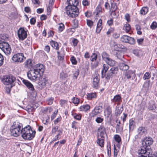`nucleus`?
I'll return each mask as SVG.
<instances>
[{
	"instance_id": "4c0bfd02",
	"label": "nucleus",
	"mask_w": 157,
	"mask_h": 157,
	"mask_svg": "<svg viewBox=\"0 0 157 157\" xmlns=\"http://www.w3.org/2000/svg\"><path fill=\"white\" fill-rule=\"evenodd\" d=\"M106 62L108 65L111 66H113L115 64V61L110 58Z\"/></svg>"
},
{
	"instance_id": "4be33fe9",
	"label": "nucleus",
	"mask_w": 157,
	"mask_h": 157,
	"mask_svg": "<svg viewBox=\"0 0 157 157\" xmlns=\"http://www.w3.org/2000/svg\"><path fill=\"white\" fill-rule=\"evenodd\" d=\"M90 106L89 105L86 104L81 106L79 109L80 111L86 112L89 110L90 109Z\"/></svg>"
},
{
	"instance_id": "f3484780",
	"label": "nucleus",
	"mask_w": 157,
	"mask_h": 157,
	"mask_svg": "<svg viewBox=\"0 0 157 157\" xmlns=\"http://www.w3.org/2000/svg\"><path fill=\"white\" fill-rule=\"evenodd\" d=\"M102 20L101 19L99 20L97 24L96 32L97 33H99L102 29Z\"/></svg>"
},
{
	"instance_id": "a19ab883",
	"label": "nucleus",
	"mask_w": 157,
	"mask_h": 157,
	"mask_svg": "<svg viewBox=\"0 0 157 157\" xmlns=\"http://www.w3.org/2000/svg\"><path fill=\"white\" fill-rule=\"evenodd\" d=\"M70 60L73 65H75L77 64V61L74 56H71Z\"/></svg>"
},
{
	"instance_id": "ea45409f",
	"label": "nucleus",
	"mask_w": 157,
	"mask_h": 157,
	"mask_svg": "<svg viewBox=\"0 0 157 157\" xmlns=\"http://www.w3.org/2000/svg\"><path fill=\"white\" fill-rule=\"evenodd\" d=\"M113 47L114 49L116 51H120V49L121 48V45L120 44H118L115 42H113Z\"/></svg>"
},
{
	"instance_id": "bb28decb",
	"label": "nucleus",
	"mask_w": 157,
	"mask_h": 157,
	"mask_svg": "<svg viewBox=\"0 0 157 157\" xmlns=\"http://www.w3.org/2000/svg\"><path fill=\"white\" fill-rule=\"evenodd\" d=\"M113 102L118 103L121 101V97L119 94L117 95L114 96L112 100Z\"/></svg>"
},
{
	"instance_id": "c9c22d12",
	"label": "nucleus",
	"mask_w": 157,
	"mask_h": 157,
	"mask_svg": "<svg viewBox=\"0 0 157 157\" xmlns=\"http://www.w3.org/2000/svg\"><path fill=\"white\" fill-rule=\"evenodd\" d=\"M122 111V110L121 109V108L119 106H116L115 112V115L117 116H119L121 113Z\"/></svg>"
},
{
	"instance_id": "603ef678",
	"label": "nucleus",
	"mask_w": 157,
	"mask_h": 157,
	"mask_svg": "<svg viewBox=\"0 0 157 157\" xmlns=\"http://www.w3.org/2000/svg\"><path fill=\"white\" fill-rule=\"evenodd\" d=\"M151 77V75L149 72H146L144 75L143 78L144 80L149 79Z\"/></svg>"
},
{
	"instance_id": "473e14b6",
	"label": "nucleus",
	"mask_w": 157,
	"mask_h": 157,
	"mask_svg": "<svg viewBox=\"0 0 157 157\" xmlns=\"http://www.w3.org/2000/svg\"><path fill=\"white\" fill-rule=\"evenodd\" d=\"M129 68L128 66L124 63H122L120 65V69L123 71H126Z\"/></svg>"
},
{
	"instance_id": "58836bf2",
	"label": "nucleus",
	"mask_w": 157,
	"mask_h": 157,
	"mask_svg": "<svg viewBox=\"0 0 157 157\" xmlns=\"http://www.w3.org/2000/svg\"><path fill=\"white\" fill-rule=\"evenodd\" d=\"M72 115L74 118L78 121L80 120L81 119V116L75 113H72Z\"/></svg>"
},
{
	"instance_id": "1a4fd4ad",
	"label": "nucleus",
	"mask_w": 157,
	"mask_h": 157,
	"mask_svg": "<svg viewBox=\"0 0 157 157\" xmlns=\"http://www.w3.org/2000/svg\"><path fill=\"white\" fill-rule=\"evenodd\" d=\"M39 82L38 83V87L41 89L44 88L48 82V78H47L40 77L39 79Z\"/></svg>"
},
{
	"instance_id": "a18cd8bd",
	"label": "nucleus",
	"mask_w": 157,
	"mask_h": 157,
	"mask_svg": "<svg viewBox=\"0 0 157 157\" xmlns=\"http://www.w3.org/2000/svg\"><path fill=\"white\" fill-rule=\"evenodd\" d=\"M117 9V7L116 4L114 2L111 3V10L115 11Z\"/></svg>"
},
{
	"instance_id": "a878e982",
	"label": "nucleus",
	"mask_w": 157,
	"mask_h": 157,
	"mask_svg": "<svg viewBox=\"0 0 157 157\" xmlns=\"http://www.w3.org/2000/svg\"><path fill=\"white\" fill-rule=\"evenodd\" d=\"M98 137V140L97 141V144L101 147H104V138Z\"/></svg>"
},
{
	"instance_id": "e2e57ef3",
	"label": "nucleus",
	"mask_w": 157,
	"mask_h": 157,
	"mask_svg": "<svg viewBox=\"0 0 157 157\" xmlns=\"http://www.w3.org/2000/svg\"><path fill=\"white\" fill-rule=\"evenodd\" d=\"M58 127L57 126L53 128L52 129V134H55L58 130Z\"/></svg>"
},
{
	"instance_id": "2eb2a0df",
	"label": "nucleus",
	"mask_w": 157,
	"mask_h": 157,
	"mask_svg": "<svg viewBox=\"0 0 157 157\" xmlns=\"http://www.w3.org/2000/svg\"><path fill=\"white\" fill-rule=\"evenodd\" d=\"M146 148H144L143 146L141 147V149L138 150L137 155L138 157H148L147 156L149 152L146 151Z\"/></svg>"
},
{
	"instance_id": "393cba45",
	"label": "nucleus",
	"mask_w": 157,
	"mask_h": 157,
	"mask_svg": "<svg viewBox=\"0 0 157 157\" xmlns=\"http://www.w3.org/2000/svg\"><path fill=\"white\" fill-rule=\"evenodd\" d=\"M50 44L53 48L56 50H58L59 49V46L57 42L53 40H51L50 42Z\"/></svg>"
},
{
	"instance_id": "7c9ffc66",
	"label": "nucleus",
	"mask_w": 157,
	"mask_h": 157,
	"mask_svg": "<svg viewBox=\"0 0 157 157\" xmlns=\"http://www.w3.org/2000/svg\"><path fill=\"white\" fill-rule=\"evenodd\" d=\"M148 109L151 110H153L155 109L156 106L154 102L152 101H150L149 105L148 106Z\"/></svg>"
},
{
	"instance_id": "39448f33",
	"label": "nucleus",
	"mask_w": 157,
	"mask_h": 157,
	"mask_svg": "<svg viewBox=\"0 0 157 157\" xmlns=\"http://www.w3.org/2000/svg\"><path fill=\"white\" fill-rule=\"evenodd\" d=\"M0 48L7 55L10 54L11 49L10 46L7 42H5L0 39Z\"/></svg>"
},
{
	"instance_id": "13d9d810",
	"label": "nucleus",
	"mask_w": 157,
	"mask_h": 157,
	"mask_svg": "<svg viewBox=\"0 0 157 157\" xmlns=\"http://www.w3.org/2000/svg\"><path fill=\"white\" fill-rule=\"evenodd\" d=\"M107 24L109 26H111L113 24V18H110L107 21Z\"/></svg>"
},
{
	"instance_id": "3c124183",
	"label": "nucleus",
	"mask_w": 157,
	"mask_h": 157,
	"mask_svg": "<svg viewBox=\"0 0 157 157\" xmlns=\"http://www.w3.org/2000/svg\"><path fill=\"white\" fill-rule=\"evenodd\" d=\"M136 29L137 31V33L138 34L141 35L142 34V32L141 31V28L140 26L138 25L135 26Z\"/></svg>"
},
{
	"instance_id": "6e6d98bb",
	"label": "nucleus",
	"mask_w": 157,
	"mask_h": 157,
	"mask_svg": "<svg viewBox=\"0 0 157 157\" xmlns=\"http://www.w3.org/2000/svg\"><path fill=\"white\" fill-rule=\"evenodd\" d=\"M67 101L66 100L61 99L59 101V104L62 106H63L67 103Z\"/></svg>"
},
{
	"instance_id": "412c9836",
	"label": "nucleus",
	"mask_w": 157,
	"mask_h": 157,
	"mask_svg": "<svg viewBox=\"0 0 157 157\" xmlns=\"http://www.w3.org/2000/svg\"><path fill=\"white\" fill-rule=\"evenodd\" d=\"M135 75V72L129 70L125 74L124 77L127 79H130L132 76H134Z\"/></svg>"
},
{
	"instance_id": "20e7f679",
	"label": "nucleus",
	"mask_w": 157,
	"mask_h": 157,
	"mask_svg": "<svg viewBox=\"0 0 157 157\" xmlns=\"http://www.w3.org/2000/svg\"><path fill=\"white\" fill-rule=\"evenodd\" d=\"M27 74L28 78L33 82L38 80L41 76L39 72L34 69L28 71Z\"/></svg>"
},
{
	"instance_id": "680f3d73",
	"label": "nucleus",
	"mask_w": 157,
	"mask_h": 157,
	"mask_svg": "<svg viewBox=\"0 0 157 157\" xmlns=\"http://www.w3.org/2000/svg\"><path fill=\"white\" fill-rule=\"evenodd\" d=\"M54 100V98L52 97H51L49 98L48 100V104L49 105H51L53 102Z\"/></svg>"
},
{
	"instance_id": "f8f14e48",
	"label": "nucleus",
	"mask_w": 157,
	"mask_h": 157,
	"mask_svg": "<svg viewBox=\"0 0 157 157\" xmlns=\"http://www.w3.org/2000/svg\"><path fill=\"white\" fill-rule=\"evenodd\" d=\"M106 135L105 128L103 126H101L98 129L97 137L105 138Z\"/></svg>"
},
{
	"instance_id": "b1692460",
	"label": "nucleus",
	"mask_w": 157,
	"mask_h": 157,
	"mask_svg": "<svg viewBox=\"0 0 157 157\" xmlns=\"http://www.w3.org/2000/svg\"><path fill=\"white\" fill-rule=\"evenodd\" d=\"M99 78L100 77L99 76H96L94 78L93 80V84L94 87H97L98 86Z\"/></svg>"
},
{
	"instance_id": "09e8293b",
	"label": "nucleus",
	"mask_w": 157,
	"mask_h": 157,
	"mask_svg": "<svg viewBox=\"0 0 157 157\" xmlns=\"http://www.w3.org/2000/svg\"><path fill=\"white\" fill-rule=\"evenodd\" d=\"M116 55L117 58L120 59H122V58L123 57L122 53L120 51H117Z\"/></svg>"
},
{
	"instance_id": "6e6552de",
	"label": "nucleus",
	"mask_w": 157,
	"mask_h": 157,
	"mask_svg": "<svg viewBox=\"0 0 157 157\" xmlns=\"http://www.w3.org/2000/svg\"><path fill=\"white\" fill-rule=\"evenodd\" d=\"M17 34L19 40H23L27 37V33L23 28H20L18 31Z\"/></svg>"
},
{
	"instance_id": "0eeeda50",
	"label": "nucleus",
	"mask_w": 157,
	"mask_h": 157,
	"mask_svg": "<svg viewBox=\"0 0 157 157\" xmlns=\"http://www.w3.org/2000/svg\"><path fill=\"white\" fill-rule=\"evenodd\" d=\"M121 40L123 42L128 43L131 44H133L135 43L134 38L126 35H123L121 38Z\"/></svg>"
},
{
	"instance_id": "e433bc0d",
	"label": "nucleus",
	"mask_w": 157,
	"mask_h": 157,
	"mask_svg": "<svg viewBox=\"0 0 157 157\" xmlns=\"http://www.w3.org/2000/svg\"><path fill=\"white\" fill-rule=\"evenodd\" d=\"M103 59L106 62L109 59V56L105 52H103L102 54Z\"/></svg>"
},
{
	"instance_id": "9b49d317",
	"label": "nucleus",
	"mask_w": 157,
	"mask_h": 157,
	"mask_svg": "<svg viewBox=\"0 0 157 157\" xmlns=\"http://www.w3.org/2000/svg\"><path fill=\"white\" fill-rule=\"evenodd\" d=\"M153 140L150 137H146L142 141V145L144 148H146L147 147L151 145L153 143Z\"/></svg>"
},
{
	"instance_id": "8fccbe9b",
	"label": "nucleus",
	"mask_w": 157,
	"mask_h": 157,
	"mask_svg": "<svg viewBox=\"0 0 157 157\" xmlns=\"http://www.w3.org/2000/svg\"><path fill=\"white\" fill-rule=\"evenodd\" d=\"M49 121V117L47 116L44 117L43 119V122L45 124H47Z\"/></svg>"
},
{
	"instance_id": "f704fd0d",
	"label": "nucleus",
	"mask_w": 157,
	"mask_h": 157,
	"mask_svg": "<svg viewBox=\"0 0 157 157\" xmlns=\"http://www.w3.org/2000/svg\"><path fill=\"white\" fill-rule=\"evenodd\" d=\"M57 26L58 28V31L59 32H61L64 29V25L62 23L57 24Z\"/></svg>"
},
{
	"instance_id": "aec40b11",
	"label": "nucleus",
	"mask_w": 157,
	"mask_h": 157,
	"mask_svg": "<svg viewBox=\"0 0 157 157\" xmlns=\"http://www.w3.org/2000/svg\"><path fill=\"white\" fill-rule=\"evenodd\" d=\"M138 134L140 135H144L147 133L146 129L144 127H139L137 131Z\"/></svg>"
},
{
	"instance_id": "a211bd4d",
	"label": "nucleus",
	"mask_w": 157,
	"mask_h": 157,
	"mask_svg": "<svg viewBox=\"0 0 157 157\" xmlns=\"http://www.w3.org/2000/svg\"><path fill=\"white\" fill-rule=\"evenodd\" d=\"M109 68L108 65L107 63L103 64V69L101 71V76L102 78H103L105 76L106 73Z\"/></svg>"
},
{
	"instance_id": "423d86ee",
	"label": "nucleus",
	"mask_w": 157,
	"mask_h": 157,
	"mask_svg": "<svg viewBox=\"0 0 157 157\" xmlns=\"http://www.w3.org/2000/svg\"><path fill=\"white\" fill-rule=\"evenodd\" d=\"M24 56L23 53H18L14 54L12 58L13 63H21L24 61Z\"/></svg>"
},
{
	"instance_id": "774afa93",
	"label": "nucleus",
	"mask_w": 157,
	"mask_h": 157,
	"mask_svg": "<svg viewBox=\"0 0 157 157\" xmlns=\"http://www.w3.org/2000/svg\"><path fill=\"white\" fill-rule=\"evenodd\" d=\"M82 4L83 6H88L89 4L87 0H83L82 1Z\"/></svg>"
},
{
	"instance_id": "4d7b16f0",
	"label": "nucleus",
	"mask_w": 157,
	"mask_h": 157,
	"mask_svg": "<svg viewBox=\"0 0 157 157\" xmlns=\"http://www.w3.org/2000/svg\"><path fill=\"white\" fill-rule=\"evenodd\" d=\"M103 119L100 117H97L95 119L96 121L98 123H101L103 121Z\"/></svg>"
},
{
	"instance_id": "5fc2aeb1",
	"label": "nucleus",
	"mask_w": 157,
	"mask_h": 157,
	"mask_svg": "<svg viewBox=\"0 0 157 157\" xmlns=\"http://www.w3.org/2000/svg\"><path fill=\"white\" fill-rule=\"evenodd\" d=\"M151 28L152 29H155L157 27V23L155 22H153L151 25Z\"/></svg>"
},
{
	"instance_id": "4468645a",
	"label": "nucleus",
	"mask_w": 157,
	"mask_h": 157,
	"mask_svg": "<svg viewBox=\"0 0 157 157\" xmlns=\"http://www.w3.org/2000/svg\"><path fill=\"white\" fill-rule=\"evenodd\" d=\"M117 68L113 67H112L107 73L106 78L107 79L117 74Z\"/></svg>"
},
{
	"instance_id": "0e129e2a",
	"label": "nucleus",
	"mask_w": 157,
	"mask_h": 157,
	"mask_svg": "<svg viewBox=\"0 0 157 157\" xmlns=\"http://www.w3.org/2000/svg\"><path fill=\"white\" fill-rule=\"evenodd\" d=\"M4 59L2 55L0 53V66L3 64Z\"/></svg>"
},
{
	"instance_id": "c03bdc74",
	"label": "nucleus",
	"mask_w": 157,
	"mask_h": 157,
	"mask_svg": "<svg viewBox=\"0 0 157 157\" xmlns=\"http://www.w3.org/2000/svg\"><path fill=\"white\" fill-rule=\"evenodd\" d=\"M25 65L27 67L32 66L33 64L32 60L30 59L27 60L25 63Z\"/></svg>"
},
{
	"instance_id": "72a5a7b5",
	"label": "nucleus",
	"mask_w": 157,
	"mask_h": 157,
	"mask_svg": "<svg viewBox=\"0 0 157 157\" xmlns=\"http://www.w3.org/2000/svg\"><path fill=\"white\" fill-rule=\"evenodd\" d=\"M148 8L146 7H143L140 10V13L143 15L147 14L148 12Z\"/></svg>"
},
{
	"instance_id": "f257e3e1",
	"label": "nucleus",
	"mask_w": 157,
	"mask_h": 157,
	"mask_svg": "<svg viewBox=\"0 0 157 157\" xmlns=\"http://www.w3.org/2000/svg\"><path fill=\"white\" fill-rule=\"evenodd\" d=\"M68 5L66 6L64 13L70 17L75 18L79 14V10L77 7L78 4V0H67Z\"/></svg>"
},
{
	"instance_id": "bf43d9fd",
	"label": "nucleus",
	"mask_w": 157,
	"mask_h": 157,
	"mask_svg": "<svg viewBox=\"0 0 157 157\" xmlns=\"http://www.w3.org/2000/svg\"><path fill=\"white\" fill-rule=\"evenodd\" d=\"M119 150L118 149H117L115 146H114V157H117V153L118 152Z\"/></svg>"
},
{
	"instance_id": "dca6fc26",
	"label": "nucleus",
	"mask_w": 157,
	"mask_h": 157,
	"mask_svg": "<svg viewBox=\"0 0 157 157\" xmlns=\"http://www.w3.org/2000/svg\"><path fill=\"white\" fill-rule=\"evenodd\" d=\"M45 67L42 64H38L36 65L35 68L34 69L37 71L41 75L44 73Z\"/></svg>"
},
{
	"instance_id": "5701e85b",
	"label": "nucleus",
	"mask_w": 157,
	"mask_h": 157,
	"mask_svg": "<svg viewBox=\"0 0 157 157\" xmlns=\"http://www.w3.org/2000/svg\"><path fill=\"white\" fill-rule=\"evenodd\" d=\"M102 12V9L101 6L100 5H98L96 8L94 13L96 16H98Z\"/></svg>"
},
{
	"instance_id": "7ed1b4c3",
	"label": "nucleus",
	"mask_w": 157,
	"mask_h": 157,
	"mask_svg": "<svg viewBox=\"0 0 157 157\" xmlns=\"http://www.w3.org/2000/svg\"><path fill=\"white\" fill-rule=\"evenodd\" d=\"M21 126L19 124L14 122L11 127L10 131L11 135L17 137L21 134Z\"/></svg>"
},
{
	"instance_id": "cd10ccee",
	"label": "nucleus",
	"mask_w": 157,
	"mask_h": 157,
	"mask_svg": "<svg viewBox=\"0 0 157 157\" xmlns=\"http://www.w3.org/2000/svg\"><path fill=\"white\" fill-rule=\"evenodd\" d=\"M135 122L132 119H131L129 121V128L130 130H133L135 127Z\"/></svg>"
},
{
	"instance_id": "de8ad7c7",
	"label": "nucleus",
	"mask_w": 157,
	"mask_h": 157,
	"mask_svg": "<svg viewBox=\"0 0 157 157\" xmlns=\"http://www.w3.org/2000/svg\"><path fill=\"white\" fill-rule=\"evenodd\" d=\"M72 102L75 104H78L79 103V100L76 97H73L71 99Z\"/></svg>"
},
{
	"instance_id": "864d4df0",
	"label": "nucleus",
	"mask_w": 157,
	"mask_h": 157,
	"mask_svg": "<svg viewBox=\"0 0 157 157\" xmlns=\"http://www.w3.org/2000/svg\"><path fill=\"white\" fill-rule=\"evenodd\" d=\"M86 23L87 25L90 28L92 27L93 25V21L89 20H87Z\"/></svg>"
},
{
	"instance_id": "49530a36",
	"label": "nucleus",
	"mask_w": 157,
	"mask_h": 157,
	"mask_svg": "<svg viewBox=\"0 0 157 157\" xmlns=\"http://www.w3.org/2000/svg\"><path fill=\"white\" fill-rule=\"evenodd\" d=\"M115 140L118 143H119L121 141V138L120 136L118 135H115L114 136Z\"/></svg>"
},
{
	"instance_id": "6ab92c4d",
	"label": "nucleus",
	"mask_w": 157,
	"mask_h": 157,
	"mask_svg": "<svg viewBox=\"0 0 157 157\" xmlns=\"http://www.w3.org/2000/svg\"><path fill=\"white\" fill-rule=\"evenodd\" d=\"M104 115L107 117H111L112 115V109L110 106H108L105 111Z\"/></svg>"
},
{
	"instance_id": "79ce46f5",
	"label": "nucleus",
	"mask_w": 157,
	"mask_h": 157,
	"mask_svg": "<svg viewBox=\"0 0 157 157\" xmlns=\"http://www.w3.org/2000/svg\"><path fill=\"white\" fill-rule=\"evenodd\" d=\"M78 122L75 121H73L71 124L72 128L75 130L78 129Z\"/></svg>"
},
{
	"instance_id": "338daca9",
	"label": "nucleus",
	"mask_w": 157,
	"mask_h": 157,
	"mask_svg": "<svg viewBox=\"0 0 157 157\" xmlns=\"http://www.w3.org/2000/svg\"><path fill=\"white\" fill-rule=\"evenodd\" d=\"M98 114L96 112V111L94 109L90 113V115L93 117L97 115Z\"/></svg>"
},
{
	"instance_id": "9d476101",
	"label": "nucleus",
	"mask_w": 157,
	"mask_h": 157,
	"mask_svg": "<svg viewBox=\"0 0 157 157\" xmlns=\"http://www.w3.org/2000/svg\"><path fill=\"white\" fill-rule=\"evenodd\" d=\"M23 82L24 84H25L27 87L32 91V92L34 96H36L37 95L36 92L35 90L34 89L33 84L31 83L30 82L26 80H23Z\"/></svg>"
},
{
	"instance_id": "37998d69",
	"label": "nucleus",
	"mask_w": 157,
	"mask_h": 157,
	"mask_svg": "<svg viewBox=\"0 0 157 157\" xmlns=\"http://www.w3.org/2000/svg\"><path fill=\"white\" fill-rule=\"evenodd\" d=\"M97 57L98 56L96 53H92V55L91 56V58L90 59L91 61L92 62L95 61L97 59Z\"/></svg>"
},
{
	"instance_id": "052dcab7",
	"label": "nucleus",
	"mask_w": 157,
	"mask_h": 157,
	"mask_svg": "<svg viewBox=\"0 0 157 157\" xmlns=\"http://www.w3.org/2000/svg\"><path fill=\"white\" fill-rule=\"evenodd\" d=\"M85 157H94L93 154L90 152H88L86 154Z\"/></svg>"
},
{
	"instance_id": "ddd939ff",
	"label": "nucleus",
	"mask_w": 157,
	"mask_h": 157,
	"mask_svg": "<svg viewBox=\"0 0 157 157\" xmlns=\"http://www.w3.org/2000/svg\"><path fill=\"white\" fill-rule=\"evenodd\" d=\"M14 78L10 76L5 77L2 80L3 83L6 85H9L12 83L14 81Z\"/></svg>"
},
{
	"instance_id": "c85d7f7f",
	"label": "nucleus",
	"mask_w": 157,
	"mask_h": 157,
	"mask_svg": "<svg viewBox=\"0 0 157 157\" xmlns=\"http://www.w3.org/2000/svg\"><path fill=\"white\" fill-rule=\"evenodd\" d=\"M96 97L97 95L95 93H89L87 95V98L89 100H92Z\"/></svg>"
},
{
	"instance_id": "2f4dec72",
	"label": "nucleus",
	"mask_w": 157,
	"mask_h": 157,
	"mask_svg": "<svg viewBox=\"0 0 157 157\" xmlns=\"http://www.w3.org/2000/svg\"><path fill=\"white\" fill-rule=\"evenodd\" d=\"M58 134L55 136V138L53 139V140L50 142L51 143H53V142L55 141L60 138L59 136L61 135L62 133V131L60 130H58Z\"/></svg>"
},
{
	"instance_id": "f03ea898",
	"label": "nucleus",
	"mask_w": 157,
	"mask_h": 157,
	"mask_svg": "<svg viewBox=\"0 0 157 157\" xmlns=\"http://www.w3.org/2000/svg\"><path fill=\"white\" fill-rule=\"evenodd\" d=\"M22 137L25 140H32L35 136L36 132L33 130L29 125L25 127L21 130Z\"/></svg>"
},
{
	"instance_id": "c756f323",
	"label": "nucleus",
	"mask_w": 157,
	"mask_h": 157,
	"mask_svg": "<svg viewBox=\"0 0 157 157\" xmlns=\"http://www.w3.org/2000/svg\"><path fill=\"white\" fill-rule=\"evenodd\" d=\"M123 29L125 30L126 33H128L131 30V26L129 24L126 23L124 25Z\"/></svg>"
},
{
	"instance_id": "69168bd1",
	"label": "nucleus",
	"mask_w": 157,
	"mask_h": 157,
	"mask_svg": "<svg viewBox=\"0 0 157 157\" xmlns=\"http://www.w3.org/2000/svg\"><path fill=\"white\" fill-rule=\"evenodd\" d=\"M125 18L128 22L130 21V16L128 14L126 13L125 15Z\"/></svg>"
}]
</instances>
